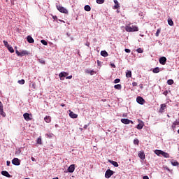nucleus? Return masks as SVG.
<instances>
[{"mask_svg": "<svg viewBox=\"0 0 179 179\" xmlns=\"http://www.w3.org/2000/svg\"><path fill=\"white\" fill-rule=\"evenodd\" d=\"M19 153H20V151H19Z\"/></svg>", "mask_w": 179, "mask_h": 179, "instance_id": "338daca9", "label": "nucleus"}, {"mask_svg": "<svg viewBox=\"0 0 179 179\" xmlns=\"http://www.w3.org/2000/svg\"><path fill=\"white\" fill-rule=\"evenodd\" d=\"M136 101L137 103H138V104H145V99H143V98H142L141 96H138L136 98Z\"/></svg>", "mask_w": 179, "mask_h": 179, "instance_id": "6e6552de", "label": "nucleus"}, {"mask_svg": "<svg viewBox=\"0 0 179 179\" xmlns=\"http://www.w3.org/2000/svg\"><path fill=\"white\" fill-rule=\"evenodd\" d=\"M113 2L115 3V6H114L115 9H118V8H120V3H118V1L114 0Z\"/></svg>", "mask_w": 179, "mask_h": 179, "instance_id": "a211bd4d", "label": "nucleus"}, {"mask_svg": "<svg viewBox=\"0 0 179 179\" xmlns=\"http://www.w3.org/2000/svg\"><path fill=\"white\" fill-rule=\"evenodd\" d=\"M96 3L101 5V3H104V0H96Z\"/></svg>", "mask_w": 179, "mask_h": 179, "instance_id": "58836bf2", "label": "nucleus"}, {"mask_svg": "<svg viewBox=\"0 0 179 179\" xmlns=\"http://www.w3.org/2000/svg\"><path fill=\"white\" fill-rule=\"evenodd\" d=\"M61 106H62V107H65V104L62 103V104H61Z\"/></svg>", "mask_w": 179, "mask_h": 179, "instance_id": "13d9d810", "label": "nucleus"}, {"mask_svg": "<svg viewBox=\"0 0 179 179\" xmlns=\"http://www.w3.org/2000/svg\"><path fill=\"white\" fill-rule=\"evenodd\" d=\"M67 36L69 37V34H67Z\"/></svg>", "mask_w": 179, "mask_h": 179, "instance_id": "69168bd1", "label": "nucleus"}, {"mask_svg": "<svg viewBox=\"0 0 179 179\" xmlns=\"http://www.w3.org/2000/svg\"><path fill=\"white\" fill-rule=\"evenodd\" d=\"M166 62H167V58H166V57L159 58V64L162 65H166Z\"/></svg>", "mask_w": 179, "mask_h": 179, "instance_id": "1a4fd4ad", "label": "nucleus"}, {"mask_svg": "<svg viewBox=\"0 0 179 179\" xmlns=\"http://www.w3.org/2000/svg\"><path fill=\"white\" fill-rule=\"evenodd\" d=\"M31 87H32V89H36V83H32Z\"/></svg>", "mask_w": 179, "mask_h": 179, "instance_id": "49530a36", "label": "nucleus"}, {"mask_svg": "<svg viewBox=\"0 0 179 179\" xmlns=\"http://www.w3.org/2000/svg\"><path fill=\"white\" fill-rule=\"evenodd\" d=\"M39 62H40V64H45V61L44 60V59H39Z\"/></svg>", "mask_w": 179, "mask_h": 179, "instance_id": "c03bdc74", "label": "nucleus"}, {"mask_svg": "<svg viewBox=\"0 0 179 179\" xmlns=\"http://www.w3.org/2000/svg\"><path fill=\"white\" fill-rule=\"evenodd\" d=\"M41 44H43V45H48V43L47 42V41L43 39L41 41Z\"/></svg>", "mask_w": 179, "mask_h": 179, "instance_id": "2f4dec72", "label": "nucleus"}, {"mask_svg": "<svg viewBox=\"0 0 179 179\" xmlns=\"http://www.w3.org/2000/svg\"><path fill=\"white\" fill-rule=\"evenodd\" d=\"M68 75H69V73L65 72V71H62L59 74V76L60 78V80H64V78H66L68 76Z\"/></svg>", "mask_w": 179, "mask_h": 179, "instance_id": "39448f33", "label": "nucleus"}, {"mask_svg": "<svg viewBox=\"0 0 179 179\" xmlns=\"http://www.w3.org/2000/svg\"><path fill=\"white\" fill-rule=\"evenodd\" d=\"M57 9L61 12V13H68V10L66 8L62 7V6H57Z\"/></svg>", "mask_w": 179, "mask_h": 179, "instance_id": "7ed1b4c3", "label": "nucleus"}, {"mask_svg": "<svg viewBox=\"0 0 179 179\" xmlns=\"http://www.w3.org/2000/svg\"><path fill=\"white\" fill-rule=\"evenodd\" d=\"M23 117L25 121H31V117H30V114H29L28 113H24Z\"/></svg>", "mask_w": 179, "mask_h": 179, "instance_id": "9b49d317", "label": "nucleus"}, {"mask_svg": "<svg viewBox=\"0 0 179 179\" xmlns=\"http://www.w3.org/2000/svg\"><path fill=\"white\" fill-rule=\"evenodd\" d=\"M126 77L127 78H132V71H127L126 73Z\"/></svg>", "mask_w": 179, "mask_h": 179, "instance_id": "5701e85b", "label": "nucleus"}, {"mask_svg": "<svg viewBox=\"0 0 179 179\" xmlns=\"http://www.w3.org/2000/svg\"><path fill=\"white\" fill-rule=\"evenodd\" d=\"M1 174H2V176H4V177H8V178H10V174H9L8 171H2Z\"/></svg>", "mask_w": 179, "mask_h": 179, "instance_id": "ddd939ff", "label": "nucleus"}, {"mask_svg": "<svg viewBox=\"0 0 179 179\" xmlns=\"http://www.w3.org/2000/svg\"><path fill=\"white\" fill-rule=\"evenodd\" d=\"M101 55L102 57H108V53L106 50L101 51Z\"/></svg>", "mask_w": 179, "mask_h": 179, "instance_id": "4be33fe9", "label": "nucleus"}, {"mask_svg": "<svg viewBox=\"0 0 179 179\" xmlns=\"http://www.w3.org/2000/svg\"><path fill=\"white\" fill-rule=\"evenodd\" d=\"M167 117H168V118H170V115H167Z\"/></svg>", "mask_w": 179, "mask_h": 179, "instance_id": "052dcab7", "label": "nucleus"}, {"mask_svg": "<svg viewBox=\"0 0 179 179\" xmlns=\"http://www.w3.org/2000/svg\"><path fill=\"white\" fill-rule=\"evenodd\" d=\"M52 179H59V178H58V177H56V178H52Z\"/></svg>", "mask_w": 179, "mask_h": 179, "instance_id": "bf43d9fd", "label": "nucleus"}, {"mask_svg": "<svg viewBox=\"0 0 179 179\" xmlns=\"http://www.w3.org/2000/svg\"><path fill=\"white\" fill-rule=\"evenodd\" d=\"M69 116L71 117V118H78V115L73 112H70Z\"/></svg>", "mask_w": 179, "mask_h": 179, "instance_id": "dca6fc26", "label": "nucleus"}, {"mask_svg": "<svg viewBox=\"0 0 179 179\" xmlns=\"http://www.w3.org/2000/svg\"><path fill=\"white\" fill-rule=\"evenodd\" d=\"M27 40L28 43H29L30 44H32L33 43H34V39H33V37H31V36H28L27 37Z\"/></svg>", "mask_w": 179, "mask_h": 179, "instance_id": "2eb2a0df", "label": "nucleus"}, {"mask_svg": "<svg viewBox=\"0 0 179 179\" xmlns=\"http://www.w3.org/2000/svg\"><path fill=\"white\" fill-rule=\"evenodd\" d=\"M12 164H14V166H20V160L17 158H14L12 160Z\"/></svg>", "mask_w": 179, "mask_h": 179, "instance_id": "0eeeda50", "label": "nucleus"}, {"mask_svg": "<svg viewBox=\"0 0 179 179\" xmlns=\"http://www.w3.org/2000/svg\"><path fill=\"white\" fill-rule=\"evenodd\" d=\"M31 159L32 162H36V159L34 157H31Z\"/></svg>", "mask_w": 179, "mask_h": 179, "instance_id": "6e6d98bb", "label": "nucleus"}, {"mask_svg": "<svg viewBox=\"0 0 179 179\" xmlns=\"http://www.w3.org/2000/svg\"><path fill=\"white\" fill-rule=\"evenodd\" d=\"M123 117H127V115H123Z\"/></svg>", "mask_w": 179, "mask_h": 179, "instance_id": "680f3d73", "label": "nucleus"}, {"mask_svg": "<svg viewBox=\"0 0 179 179\" xmlns=\"http://www.w3.org/2000/svg\"><path fill=\"white\" fill-rule=\"evenodd\" d=\"M109 163H110V164H113V166H114V167H118V162H117L115 161L109 160Z\"/></svg>", "mask_w": 179, "mask_h": 179, "instance_id": "412c9836", "label": "nucleus"}, {"mask_svg": "<svg viewBox=\"0 0 179 179\" xmlns=\"http://www.w3.org/2000/svg\"><path fill=\"white\" fill-rule=\"evenodd\" d=\"M37 143H38V145H41V138H38V139H37Z\"/></svg>", "mask_w": 179, "mask_h": 179, "instance_id": "79ce46f5", "label": "nucleus"}, {"mask_svg": "<svg viewBox=\"0 0 179 179\" xmlns=\"http://www.w3.org/2000/svg\"><path fill=\"white\" fill-rule=\"evenodd\" d=\"M168 24H169V26H173L174 22H173V20L169 18L168 19Z\"/></svg>", "mask_w": 179, "mask_h": 179, "instance_id": "c85d7f7f", "label": "nucleus"}, {"mask_svg": "<svg viewBox=\"0 0 179 179\" xmlns=\"http://www.w3.org/2000/svg\"><path fill=\"white\" fill-rule=\"evenodd\" d=\"M85 72H86V73H90L91 75H94V71H93V70H91V71L86 70Z\"/></svg>", "mask_w": 179, "mask_h": 179, "instance_id": "473e14b6", "label": "nucleus"}, {"mask_svg": "<svg viewBox=\"0 0 179 179\" xmlns=\"http://www.w3.org/2000/svg\"><path fill=\"white\" fill-rule=\"evenodd\" d=\"M132 86H134V87L138 86V83L136 82H133L132 83Z\"/></svg>", "mask_w": 179, "mask_h": 179, "instance_id": "a18cd8bd", "label": "nucleus"}, {"mask_svg": "<svg viewBox=\"0 0 179 179\" xmlns=\"http://www.w3.org/2000/svg\"><path fill=\"white\" fill-rule=\"evenodd\" d=\"M25 179H30V178H26Z\"/></svg>", "mask_w": 179, "mask_h": 179, "instance_id": "0e129e2a", "label": "nucleus"}, {"mask_svg": "<svg viewBox=\"0 0 179 179\" xmlns=\"http://www.w3.org/2000/svg\"><path fill=\"white\" fill-rule=\"evenodd\" d=\"M162 156H163L166 159H169V157H170V155L169 153L166 152H164V151H162Z\"/></svg>", "mask_w": 179, "mask_h": 179, "instance_id": "aec40b11", "label": "nucleus"}, {"mask_svg": "<svg viewBox=\"0 0 179 179\" xmlns=\"http://www.w3.org/2000/svg\"><path fill=\"white\" fill-rule=\"evenodd\" d=\"M85 10H86L87 12H90V10H92V8H90V6L89 5H86L84 8Z\"/></svg>", "mask_w": 179, "mask_h": 179, "instance_id": "bb28decb", "label": "nucleus"}, {"mask_svg": "<svg viewBox=\"0 0 179 179\" xmlns=\"http://www.w3.org/2000/svg\"><path fill=\"white\" fill-rule=\"evenodd\" d=\"M136 51L138 52V54H142V52H143V50L141 48H138Z\"/></svg>", "mask_w": 179, "mask_h": 179, "instance_id": "72a5a7b5", "label": "nucleus"}, {"mask_svg": "<svg viewBox=\"0 0 179 179\" xmlns=\"http://www.w3.org/2000/svg\"><path fill=\"white\" fill-rule=\"evenodd\" d=\"M66 79H72V76H67V77H66Z\"/></svg>", "mask_w": 179, "mask_h": 179, "instance_id": "3c124183", "label": "nucleus"}, {"mask_svg": "<svg viewBox=\"0 0 179 179\" xmlns=\"http://www.w3.org/2000/svg\"><path fill=\"white\" fill-rule=\"evenodd\" d=\"M134 145H139V140L134 139Z\"/></svg>", "mask_w": 179, "mask_h": 179, "instance_id": "a19ab883", "label": "nucleus"}, {"mask_svg": "<svg viewBox=\"0 0 179 179\" xmlns=\"http://www.w3.org/2000/svg\"><path fill=\"white\" fill-rule=\"evenodd\" d=\"M167 83H168V85H173V83H174V80H167Z\"/></svg>", "mask_w": 179, "mask_h": 179, "instance_id": "4c0bfd02", "label": "nucleus"}, {"mask_svg": "<svg viewBox=\"0 0 179 179\" xmlns=\"http://www.w3.org/2000/svg\"><path fill=\"white\" fill-rule=\"evenodd\" d=\"M44 121L47 122L48 124L51 122V117L50 116H46L44 117Z\"/></svg>", "mask_w": 179, "mask_h": 179, "instance_id": "6ab92c4d", "label": "nucleus"}, {"mask_svg": "<svg viewBox=\"0 0 179 179\" xmlns=\"http://www.w3.org/2000/svg\"><path fill=\"white\" fill-rule=\"evenodd\" d=\"M166 169L168 170V171H169L170 169H169V168H166Z\"/></svg>", "mask_w": 179, "mask_h": 179, "instance_id": "e2e57ef3", "label": "nucleus"}, {"mask_svg": "<svg viewBox=\"0 0 179 179\" xmlns=\"http://www.w3.org/2000/svg\"><path fill=\"white\" fill-rule=\"evenodd\" d=\"M143 179H149V176H143Z\"/></svg>", "mask_w": 179, "mask_h": 179, "instance_id": "603ef678", "label": "nucleus"}, {"mask_svg": "<svg viewBox=\"0 0 179 179\" xmlns=\"http://www.w3.org/2000/svg\"><path fill=\"white\" fill-rule=\"evenodd\" d=\"M125 30L127 33H132L134 31H139V28L136 25H132L129 23L125 27Z\"/></svg>", "mask_w": 179, "mask_h": 179, "instance_id": "f257e3e1", "label": "nucleus"}, {"mask_svg": "<svg viewBox=\"0 0 179 179\" xmlns=\"http://www.w3.org/2000/svg\"><path fill=\"white\" fill-rule=\"evenodd\" d=\"M85 45H87V47H89V45H90V43L87 42L86 44H85Z\"/></svg>", "mask_w": 179, "mask_h": 179, "instance_id": "864d4df0", "label": "nucleus"}, {"mask_svg": "<svg viewBox=\"0 0 179 179\" xmlns=\"http://www.w3.org/2000/svg\"><path fill=\"white\" fill-rule=\"evenodd\" d=\"M6 164L8 166H10V161H7Z\"/></svg>", "mask_w": 179, "mask_h": 179, "instance_id": "09e8293b", "label": "nucleus"}, {"mask_svg": "<svg viewBox=\"0 0 179 179\" xmlns=\"http://www.w3.org/2000/svg\"><path fill=\"white\" fill-rule=\"evenodd\" d=\"M155 155H157V156H160V155H162L163 151L160 150H156L155 152Z\"/></svg>", "mask_w": 179, "mask_h": 179, "instance_id": "a878e982", "label": "nucleus"}, {"mask_svg": "<svg viewBox=\"0 0 179 179\" xmlns=\"http://www.w3.org/2000/svg\"><path fill=\"white\" fill-rule=\"evenodd\" d=\"M84 128H85V129H87V125L85 124V125L84 126Z\"/></svg>", "mask_w": 179, "mask_h": 179, "instance_id": "4d7b16f0", "label": "nucleus"}, {"mask_svg": "<svg viewBox=\"0 0 179 179\" xmlns=\"http://www.w3.org/2000/svg\"><path fill=\"white\" fill-rule=\"evenodd\" d=\"M143 128V124H139L137 125V129H142Z\"/></svg>", "mask_w": 179, "mask_h": 179, "instance_id": "e433bc0d", "label": "nucleus"}, {"mask_svg": "<svg viewBox=\"0 0 179 179\" xmlns=\"http://www.w3.org/2000/svg\"><path fill=\"white\" fill-rule=\"evenodd\" d=\"M3 43L4 45H5V47H7V48H8V47L10 46V45H9V43H8V41H3Z\"/></svg>", "mask_w": 179, "mask_h": 179, "instance_id": "ea45409f", "label": "nucleus"}, {"mask_svg": "<svg viewBox=\"0 0 179 179\" xmlns=\"http://www.w3.org/2000/svg\"><path fill=\"white\" fill-rule=\"evenodd\" d=\"M171 164H172V166H179L178 162L174 161V159H172V160L171 161Z\"/></svg>", "mask_w": 179, "mask_h": 179, "instance_id": "b1692460", "label": "nucleus"}, {"mask_svg": "<svg viewBox=\"0 0 179 179\" xmlns=\"http://www.w3.org/2000/svg\"><path fill=\"white\" fill-rule=\"evenodd\" d=\"M164 110H166V105L165 103H162L161 104V107L159 110V113H164Z\"/></svg>", "mask_w": 179, "mask_h": 179, "instance_id": "4468645a", "label": "nucleus"}, {"mask_svg": "<svg viewBox=\"0 0 179 179\" xmlns=\"http://www.w3.org/2000/svg\"><path fill=\"white\" fill-rule=\"evenodd\" d=\"M15 53L17 54V57H24V55H29V52H27V50H22L19 52V50H16Z\"/></svg>", "mask_w": 179, "mask_h": 179, "instance_id": "f03ea898", "label": "nucleus"}, {"mask_svg": "<svg viewBox=\"0 0 179 179\" xmlns=\"http://www.w3.org/2000/svg\"><path fill=\"white\" fill-rule=\"evenodd\" d=\"M52 19H54V20H57V19H58V17H57V15H55L52 17Z\"/></svg>", "mask_w": 179, "mask_h": 179, "instance_id": "8fccbe9b", "label": "nucleus"}, {"mask_svg": "<svg viewBox=\"0 0 179 179\" xmlns=\"http://www.w3.org/2000/svg\"><path fill=\"white\" fill-rule=\"evenodd\" d=\"M124 51H125V52H127V53L131 52V50H129V49H125Z\"/></svg>", "mask_w": 179, "mask_h": 179, "instance_id": "de8ad7c7", "label": "nucleus"}, {"mask_svg": "<svg viewBox=\"0 0 179 179\" xmlns=\"http://www.w3.org/2000/svg\"><path fill=\"white\" fill-rule=\"evenodd\" d=\"M121 122H122V124H125L126 125H128V124H134V122L129 119H121Z\"/></svg>", "mask_w": 179, "mask_h": 179, "instance_id": "423d86ee", "label": "nucleus"}, {"mask_svg": "<svg viewBox=\"0 0 179 179\" xmlns=\"http://www.w3.org/2000/svg\"><path fill=\"white\" fill-rule=\"evenodd\" d=\"M110 66H112V68H115V64H110Z\"/></svg>", "mask_w": 179, "mask_h": 179, "instance_id": "5fc2aeb1", "label": "nucleus"}, {"mask_svg": "<svg viewBox=\"0 0 179 179\" xmlns=\"http://www.w3.org/2000/svg\"><path fill=\"white\" fill-rule=\"evenodd\" d=\"M68 171H69V173H73V171H75V164H71L68 168Z\"/></svg>", "mask_w": 179, "mask_h": 179, "instance_id": "f8f14e48", "label": "nucleus"}, {"mask_svg": "<svg viewBox=\"0 0 179 179\" xmlns=\"http://www.w3.org/2000/svg\"><path fill=\"white\" fill-rule=\"evenodd\" d=\"M114 174V171H111L110 169H108L105 173V177L106 178H110L111 176Z\"/></svg>", "mask_w": 179, "mask_h": 179, "instance_id": "20e7f679", "label": "nucleus"}, {"mask_svg": "<svg viewBox=\"0 0 179 179\" xmlns=\"http://www.w3.org/2000/svg\"><path fill=\"white\" fill-rule=\"evenodd\" d=\"M0 114H1V115H2V117H6V113H5V112H3V110H0Z\"/></svg>", "mask_w": 179, "mask_h": 179, "instance_id": "c9c22d12", "label": "nucleus"}, {"mask_svg": "<svg viewBox=\"0 0 179 179\" xmlns=\"http://www.w3.org/2000/svg\"><path fill=\"white\" fill-rule=\"evenodd\" d=\"M114 87L117 90H121V89L122 88V86L120 84H117V85H115Z\"/></svg>", "mask_w": 179, "mask_h": 179, "instance_id": "cd10ccee", "label": "nucleus"}, {"mask_svg": "<svg viewBox=\"0 0 179 179\" xmlns=\"http://www.w3.org/2000/svg\"><path fill=\"white\" fill-rule=\"evenodd\" d=\"M161 31H162V29L160 28L157 30V32L155 33L156 37H159V35L160 34Z\"/></svg>", "mask_w": 179, "mask_h": 179, "instance_id": "7c9ffc66", "label": "nucleus"}, {"mask_svg": "<svg viewBox=\"0 0 179 179\" xmlns=\"http://www.w3.org/2000/svg\"><path fill=\"white\" fill-rule=\"evenodd\" d=\"M17 83H19V85H24V80H19Z\"/></svg>", "mask_w": 179, "mask_h": 179, "instance_id": "f704fd0d", "label": "nucleus"}, {"mask_svg": "<svg viewBox=\"0 0 179 179\" xmlns=\"http://www.w3.org/2000/svg\"><path fill=\"white\" fill-rule=\"evenodd\" d=\"M121 82V80L120 78H117L114 80V83H120Z\"/></svg>", "mask_w": 179, "mask_h": 179, "instance_id": "37998d69", "label": "nucleus"}, {"mask_svg": "<svg viewBox=\"0 0 179 179\" xmlns=\"http://www.w3.org/2000/svg\"><path fill=\"white\" fill-rule=\"evenodd\" d=\"M178 125H179V120H176L172 124V126H171L172 129H173V131H174L176 129V128H177V126H178Z\"/></svg>", "mask_w": 179, "mask_h": 179, "instance_id": "9d476101", "label": "nucleus"}, {"mask_svg": "<svg viewBox=\"0 0 179 179\" xmlns=\"http://www.w3.org/2000/svg\"><path fill=\"white\" fill-rule=\"evenodd\" d=\"M153 73H159L160 72V68L156 67L152 70Z\"/></svg>", "mask_w": 179, "mask_h": 179, "instance_id": "393cba45", "label": "nucleus"}, {"mask_svg": "<svg viewBox=\"0 0 179 179\" xmlns=\"http://www.w3.org/2000/svg\"><path fill=\"white\" fill-rule=\"evenodd\" d=\"M138 157H140V159H141V160H144L145 159V152H141L138 153Z\"/></svg>", "mask_w": 179, "mask_h": 179, "instance_id": "f3484780", "label": "nucleus"}, {"mask_svg": "<svg viewBox=\"0 0 179 179\" xmlns=\"http://www.w3.org/2000/svg\"><path fill=\"white\" fill-rule=\"evenodd\" d=\"M8 50L10 51V52L13 53L15 52V50H13V48H12L10 45L8 46Z\"/></svg>", "mask_w": 179, "mask_h": 179, "instance_id": "c756f323", "label": "nucleus"}]
</instances>
